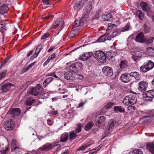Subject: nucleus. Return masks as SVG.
<instances>
[{
    "label": "nucleus",
    "mask_w": 154,
    "mask_h": 154,
    "mask_svg": "<svg viewBox=\"0 0 154 154\" xmlns=\"http://www.w3.org/2000/svg\"><path fill=\"white\" fill-rule=\"evenodd\" d=\"M42 89L40 84H37L35 88L32 87H29L28 89L27 93L29 94L37 96L42 94Z\"/></svg>",
    "instance_id": "1"
},
{
    "label": "nucleus",
    "mask_w": 154,
    "mask_h": 154,
    "mask_svg": "<svg viewBox=\"0 0 154 154\" xmlns=\"http://www.w3.org/2000/svg\"><path fill=\"white\" fill-rule=\"evenodd\" d=\"M94 57L97 59L100 63H104L106 62V56L105 53L101 51L94 52L93 53Z\"/></svg>",
    "instance_id": "2"
},
{
    "label": "nucleus",
    "mask_w": 154,
    "mask_h": 154,
    "mask_svg": "<svg viewBox=\"0 0 154 154\" xmlns=\"http://www.w3.org/2000/svg\"><path fill=\"white\" fill-rule=\"evenodd\" d=\"M143 99L145 101H151L154 97V91L151 90L142 94Z\"/></svg>",
    "instance_id": "3"
},
{
    "label": "nucleus",
    "mask_w": 154,
    "mask_h": 154,
    "mask_svg": "<svg viewBox=\"0 0 154 154\" xmlns=\"http://www.w3.org/2000/svg\"><path fill=\"white\" fill-rule=\"evenodd\" d=\"M64 22L61 18L57 19L56 21L51 25V29H56L58 27L59 30L61 31L63 27Z\"/></svg>",
    "instance_id": "4"
},
{
    "label": "nucleus",
    "mask_w": 154,
    "mask_h": 154,
    "mask_svg": "<svg viewBox=\"0 0 154 154\" xmlns=\"http://www.w3.org/2000/svg\"><path fill=\"white\" fill-rule=\"evenodd\" d=\"M4 127L8 131H12L14 127V124L11 119H9L5 122Z\"/></svg>",
    "instance_id": "5"
},
{
    "label": "nucleus",
    "mask_w": 154,
    "mask_h": 154,
    "mask_svg": "<svg viewBox=\"0 0 154 154\" xmlns=\"http://www.w3.org/2000/svg\"><path fill=\"white\" fill-rule=\"evenodd\" d=\"M56 146H58V147L60 146V145L56 143L52 144L50 143H48L44 145L42 147H40V149L42 150H50V149L51 148H54Z\"/></svg>",
    "instance_id": "6"
},
{
    "label": "nucleus",
    "mask_w": 154,
    "mask_h": 154,
    "mask_svg": "<svg viewBox=\"0 0 154 154\" xmlns=\"http://www.w3.org/2000/svg\"><path fill=\"white\" fill-rule=\"evenodd\" d=\"M102 71L106 76L110 77L113 75L112 69L108 66L104 67L102 69Z\"/></svg>",
    "instance_id": "7"
},
{
    "label": "nucleus",
    "mask_w": 154,
    "mask_h": 154,
    "mask_svg": "<svg viewBox=\"0 0 154 154\" xmlns=\"http://www.w3.org/2000/svg\"><path fill=\"white\" fill-rule=\"evenodd\" d=\"M119 125L118 122L116 121L112 120H110L109 121L108 125L106 127V129L109 131H111L116 126H118Z\"/></svg>",
    "instance_id": "8"
},
{
    "label": "nucleus",
    "mask_w": 154,
    "mask_h": 154,
    "mask_svg": "<svg viewBox=\"0 0 154 154\" xmlns=\"http://www.w3.org/2000/svg\"><path fill=\"white\" fill-rule=\"evenodd\" d=\"M135 40L138 42L144 43L145 38L143 33L141 32L138 34L135 38Z\"/></svg>",
    "instance_id": "9"
},
{
    "label": "nucleus",
    "mask_w": 154,
    "mask_h": 154,
    "mask_svg": "<svg viewBox=\"0 0 154 154\" xmlns=\"http://www.w3.org/2000/svg\"><path fill=\"white\" fill-rule=\"evenodd\" d=\"M148 83L145 81H141L138 83V90L140 91L144 92L146 91L147 88Z\"/></svg>",
    "instance_id": "10"
},
{
    "label": "nucleus",
    "mask_w": 154,
    "mask_h": 154,
    "mask_svg": "<svg viewBox=\"0 0 154 154\" xmlns=\"http://www.w3.org/2000/svg\"><path fill=\"white\" fill-rule=\"evenodd\" d=\"M21 113V110L19 108H13L11 110H9L8 113L14 117L19 115Z\"/></svg>",
    "instance_id": "11"
},
{
    "label": "nucleus",
    "mask_w": 154,
    "mask_h": 154,
    "mask_svg": "<svg viewBox=\"0 0 154 154\" xmlns=\"http://www.w3.org/2000/svg\"><path fill=\"white\" fill-rule=\"evenodd\" d=\"M121 81L124 83H127L131 80L129 76V73H125L122 74L120 77Z\"/></svg>",
    "instance_id": "12"
},
{
    "label": "nucleus",
    "mask_w": 154,
    "mask_h": 154,
    "mask_svg": "<svg viewBox=\"0 0 154 154\" xmlns=\"http://www.w3.org/2000/svg\"><path fill=\"white\" fill-rule=\"evenodd\" d=\"M85 2V0H81L79 1L74 6V11H78L79 10L81 9Z\"/></svg>",
    "instance_id": "13"
},
{
    "label": "nucleus",
    "mask_w": 154,
    "mask_h": 154,
    "mask_svg": "<svg viewBox=\"0 0 154 154\" xmlns=\"http://www.w3.org/2000/svg\"><path fill=\"white\" fill-rule=\"evenodd\" d=\"M13 86L12 84L9 82L4 84L2 86L1 88L2 92V93H5L10 91L11 87Z\"/></svg>",
    "instance_id": "14"
},
{
    "label": "nucleus",
    "mask_w": 154,
    "mask_h": 154,
    "mask_svg": "<svg viewBox=\"0 0 154 154\" xmlns=\"http://www.w3.org/2000/svg\"><path fill=\"white\" fill-rule=\"evenodd\" d=\"M64 77L65 79L67 80H74L75 79L72 72H66L64 74Z\"/></svg>",
    "instance_id": "15"
},
{
    "label": "nucleus",
    "mask_w": 154,
    "mask_h": 154,
    "mask_svg": "<svg viewBox=\"0 0 154 154\" xmlns=\"http://www.w3.org/2000/svg\"><path fill=\"white\" fill-rule=\"evenodd\" d=\"M105 118L104 116H101L99 117L97 120V121L96 122V125L99 127L101 126L105 125Z\"/></svg>",
    "instance_id": "16"
},
{
    "label": "nucleus",
    "mask_w": 154,
    "mask_h": 154,
    "mask_svg": "<svg viewBox=\"0 0 154 154\" xmlns=\"http://www.w3.org/2000/svg\"><path fill=\"white\" fill-rule=\"evenodd\" d=\"M109 35V32H106L104 34L100 36L97 40L98 42H104L105 41L109 40L108 35Z\"/></svg>",
    "instance_id": "17"
},
{
    "label": "nucleus",
    "mask_w": 154,
    "mask_h": 154,
    "mask_svg": "<svg viewBox=\"0 0 154 154\" xmlns=\"http://www.w3.org/2000/svg\"><path fill=\"white\" fill-rule=\"evenodd\" d=\"M140 5L144 11L148 12L150 10V8L149 5L145 2H140Z\"/></svg>",
    "instance_id": "18"
},
{
    "label": "nucleus",
    "mask_w": 154,
    "mask_h": 154,
    "mask_svg": "<svg viewBox=\"0 0 154 154\" xmlns=\"http://www.w3.org/2000/svg\"><path fill=\"white\" fill-rule=\"evenodd\" d=\"M93 55V53L91 52H87L83 55H80L79 57V59L82 61H85L90 58Z\"/></svg>",
    "instance_id": "19"
},
{
    "label": "nucleus",
    "mask_w": 154,
    "mask_h": 154,
    "mask_svg": "<svg viewBox=\"0 0 154 154\" xmlns=\"http://www.w3.org/2000/svg\"><path fill=\"white\" fill-rule=\"evenodd\" d=\"M130 77H133L136 80H139L140 79V76L139 73L135 71L129 73Z\"/></svg>",
    "instance_id": "20"
},
{
    "label": "nucleus",
    "mask_w": 154,
    "mask_h": 154,
    "mask_svg": "<svg viewBox=\"0 0 154 154\" xmlns=\"http://www.w3.org/2000/svg\"><path fill=\"white\" fill-rule=\"evenodd\" d=\"M84 23V21H82V20L79 18L76 19L74 23V25L75 27L82 26L83 25Z\"/></svg>",
    "instance_id": "21"
},
{
    "label": "nucleus",
    "mask_w": 154,
    "mask_h": 154,
    "mask_svg": "<svg viewBox=\"0 0 154 154\" xmlns=\"http://www.w3.org/2000/svg\"><path fill=\"white\" fill-rule=\"evenodd\" d=\"M147 149L152 154H154V144L152 143H147L146 146Z\"/></svg>",
    "instance_id": "22"
},
{
    "label": "nucleus",
    "mask_w": 154,
    "mask_h": 154,
    "mask_svg": "<svg viewBox=\"0 0 154 154\" xmlns=\"http://www.w3.org/2000/svg\"><path fill=\"white\" fill-rule=\"evenodd\" d=\"M8 6L5 5L1 6L0 7V14H3L6 13L8 10Z\"/></svg>",
    "instance_id": "23"
},
{
    "label": "nucleus",
    "mask_w": 154,
    "mask_h": 154,
    "mask_svg": "<svg viewBox=\"0 0 154 154\" xmlns=\"http://www.w3.org/2000/svg\"><path fill=\"white\" fill-rule=\"evenodd\" d=\"M114 110L116 112H120L124 113L125 112L124 108L121 106H115L114 107Z\"/></svg>",
    "instance_id": "24"
},
{
    "label": "nucleus",
    "mask_w": 154,
    "mask_h": 154,
    "mask_svg": "<svg viewBox=\"0 0 154 154\" xmlns=\"http://www.w3.org/2000/svg\"><path fill=\"white\" fill-rule=\"evenodd\" d=\"M136 16L140 20H142L144 17V14L140 10H138L136 12Z\"/></svg>",
    "instance_id": "25"
},
{
    "label": "nucleus",
    "mask_w": 154,
    "mask_h": 154,
    "mask_svg": "<svg viewBox=\"0 0 154 154\" xmlns=\"http://www.w3.org/2000/svg\"><path fill=\"white\" fill-rule=\"evenodd\" d=\"M129 97L131 101V105L135 104L137 102V98L135 95L134 94H130Z\"/></svg>",
    "instance_id": "26"
},
{
    "label": "nucleus",
    "mask_w": 154,
    "mask_h": 154,
    "mask_svg": "<svg viewBox=\"0 0 154 154\" xmlns=\"http://www.w3.org/2000/svg\"><path fill=\"white\" fill-rule=\"evenodd\" d=\"M119 66L120 68L122 69L127 68L128 66V62L126 60L121 61Z\"/></svg>",
    "instance_id": "27"
},
{
    "label": "nucleus",
    "mask_w": 154,
    "mask_h": 154,
    "mask_svg": "<svg viewBox=\"0 0 154 154\" xmlns=\"http://www.w3.org/2000/svg\"><path fill=\"white\" fill-rule=\"evenodd\" d=\"M94 125V123L92 121L89 122L85 125V130L86 131H88L91 129Z\"/></svg>",
    "instance_id": "28"
},
{
    "label": "nucleus",
    "mask_w": 154,
    "mask_h": 154,
    "mask_svg": "<svg viewBox=\"0 0 154 154\" xmlns=\"http://www.w3.org/2000/svg\"><path fill=\"white\" fill-rule=\"evenodd\" d=\"M68 138V135L67 133H64L63 134L60 138V141L64 142L67 140Z\"/></svg>",
    "instance_id": "29"
},
{
    "label": "nucleus",
    "mask_w": 154,
    "mask_h": 154,
    "mask_svg": "<svg viewBox=\"0 0 154 154\" xmlns=\"http://www.w3.org/2000/svg\"><path fill=\"white\" fill-rule=\"evenodd\" d=\"M129 95L125 96L123 99V103L125 105H131V101L130 100Z\"/></svg>",
    "instance_id": "30"
},
{
    "label": "nucleus",
    "mask_w": 154,
    "mask_h": 154,
    "mask_svg": "<svg viewBox=\"0 0 154 154\" xmlns=\"http://www.w3.org/2000/svg\"><path fill=\"white\" fill-rule=\"evenodd\" d=\"M102 17L103 20L109 21L110 19L112 18V16L110 14H103Z\"/></svg>",
    "instance_id": "31"
},
{
    "label": "nucleus",
    "mask_w": 154,
    "mask_h": 154,
    "mask_svg": "<svg viewBox=\"0 0 154 154\" xmlns=\"http://www.w3.org/2000/svg\"><path fill=\"white\" fill-rule=\"evenodd\" d=\"M146 54L150 56L154 55V49L152 47L147 48L146 50Z\"/></svg>",
    "instance_id": "32"
},
{
    "label": "nucleus",
    "mask_w": 154,
    "mask_h": 154,
    "mask_svg": "<svg viewBox=\"0 0 154 154\" xmlns=\"http://www.w3.org/2000/svg\"><path fill=\"white\" fill-rule=\"evenodd\" d=\"M91 4H88L86 5L85 7L84 8V11L89 13L91 11Z\"/></svg>",
    "instance_id": "33"
},
{
    "label": "nucleus",
    "mask_w": 154,
    "mask_h": 154,
    "mask_svg": "<svg viewBox=\"0 0 154 154\" xmlns=\"http://www.w3.org/2000/svg\"><path fill=\"white\" fill-rule=\"evenodd\" d=\"M53 79V78L51 77L46 79L43 83V85L44 87H46L47 86V85L51 82L52 81Z\"/></svg>",
    "instance_id": "34"
},
{
    "label": "nucleus",
    "mask_w": 154,
    "mask_h": 154,
    "mask_svg": "<svg viewBox=\"0 0 154 154\" xmlns=\"http://www.w3.org/2000/svg\"><path fill=\"white\" fill-rule=\"evenodd\" d=\"M144 63L149 70L152 69L154 66V63L151 60H149L148 63Z\"/></svg>",
    "instance_id": "35"
},
{
    "label": "nucleus",
    "mask_w": 154,
    "mask_h": 154,
    "mask_svg": "<svg viewBox=\"0 0 154 154\" xmlns=\"http://www.w3.org/2000/svg\"><path fill=\"white\" fill-rule=\"evenodd\" d=\"M34 100H35L33 99L32 97H28L26 100L25 101V103L27 105L30 106L33 103Z\"/></svg>",
    "instance_id": "36"
},
{
    "label": "nucleus",
    "mask_w": 154,
    "mask_h": 154,
    "mask_svg": "<svg viewBox=\"0 0 154 154\" xmlns=\"http://www.w3.org/2000/svg\"><path fill=\"white\" fill-rule=\"evenodd\" d=\"M140 71L142 73L146 72L149 70L144 63L140 67Z\"/></svg>",
    "instance_id": "37"
},
{
    "label": "nucleus",
    "mask_w": 154,
    "mask_h": 154,
    "mask_svg": "<svg viewBox=\"0 0 154 154\" xmlns=\"http://www.w3.org/2000/svg\"><path fill=\"white\" fill-rule=\"evenodd\" d=\"M154 40V37H150L147 38H145L144 42L147 45L150 44L152 43Z\"/></svg>",
    "instance_id": "38"
},
{
    "label": "nucleus",
    "mask_w": 154,
    "mask_h": 154,
    "mask_svg": "<svg viewBox=\"0 0 154 154\" xmlns=\"http://www.w3.org/2000/svg\"><path fill=\"white\" fill-rule=\"evenodd\" d=\"M77 136L76 133L74 131H71L69 134V140H72L74 139Z\"/></svg>",
    "instance_id": "39"
},
{
    "label": "nucleus",
    "mask_w": 154,
    "mask_h": 154,
    "mask_svg": "<svg viewBox=\"0 0 154 154\" xmlns=\"http://www.w3.org/2000/svg\"><path fill=\"white\" fill-rule=\"evenodd\" d=\"M119 34L118 31H115L112 33V34L108 35V38H109V40H111L112 38H114L116 36L118 35Z\"/></svg>",
    "instance_id": "40"
},
{
    "label": "nucleus",
    "mask_w": 154,
    "mask_h": 154,
    "mask_svg": "<svg viewBox=\"0 0 154 154\" xmlns=\"http://www.w3.org/2000/svg\"><path fill=\"white\" fill-rule=\"evenodd\" d=\"M89 18V13L84 12L83 16L81 19L82 21H84V23Z\"/></svg>",
    "instance_id": "41"
},
{
    "label": "nucleus",
    "mask_w": 154,
    "mask_h": 154,
    "mask_svg": "<svg viewBox=\"0 0 154 154\" xmlns=\"http://www.w3.org/2000/svg\"><path fill=\"white\" fill-rule=\"evenodd\" d=\"M129 154H143L142 151L140 149H136L130 152Z\"/></svg>",
    "instance_id": "42"
},
{
    "label": "nucleus",
    "mask_w": 154,
    "mask_h": 154,
    "mask_svg": "<svg viewBox=\"0 0 154 154\" xmlns=\"http://www.w3.org/2000/svg\"><path fill=\"white\" fill-rule=\"evenodd\" d=\"M5 30V23L0 22V31L2 32H3Z\"/></svg>",
    "instance_id": "43"
},
{
    "label": "nucleus",
    "mask_w": 154,
    "mask_h": 154,
    "mask_svg": "<svg viewBox=\"0 0 154 154\" xmlns=\"http://www.w3.org/2000/svg\"><path fill=\"white\" fill-rule=\"evenodd\" d=\"M82 127V125L81 124H79L77 125V128L75 129V132L76 133H78L81 131V128Z\"/></svg>",
    "instance_id": "44"
},
{
    "label": "nucleus",
    "mask_w": 154,
    "mask_h": 154,
    "mask_svg": "<svg viewBox=\"0 0 154 154\" xmlns=\"http://www.w3.org/2000/svg\"><path fill=\"white\" fill-rule=\"evenodd\" d=\"M131 57L134 61L136 62H137L140 60L141 58H140L138 56L136 55L135 54L132 53Z\"/></svg>",
    "instance_id": "45"
},
{
    "label": "nucleus",
    "mask_w": 154,
    "mask_h": 154,
    "mask_svg": "<svg viewBox=\"0 0 154 154\" xmlns=\"http://www.w3.org/2000/svg\"><path fill=\"white\" fill-rule=\"evenodd\" d=\"M113 55L110 52H108L105 55L106 58L109 60H112L113 58Z\"/></svg>",
    "instance_id": "46"
},
{
    "label": "nucleus",
    "mask_w": 154,
    "mask_h": 154,
    "mask_svg": "<svg viewBox=\"0 0 154 154\" xmlns=\"http://www.w3.org/2000/svg\"><path fill=\"white\" fill-rule=\"evenodd\" d=\"M113 26H115V27H116V26L114 24L109 23L107 26V28L106 29V32H109L108 31L111 30L113 27Z\"/></svg>",
    "instance_id": "47"
},
{
    "label": "nucleus",
    "mask_w": 154,
    "mask_h": 154,
    "mask_svg": "<svg viewBox=\"0 0 154 154\" xmlns=\"http://www.w3.org/2000/svg\"><path fill=\"white\" fill-rule=\"evenodd\" d=\"M77 34H76V31L75 30H72L71 31L70 33L68 35L69 38L75 37L77 36Z\"/></svg>",
    "instance_id": "48"
},
{
    "label": "nucleus",
    "mask_w": 154,
    "mask_h": 154,
    "mask_svg": "<svg viewBox=\"0 0 154 154\" xmlns=\"http://www.w3.org/2000/svg\"><path fill=\"white\" fill-rule=\"evenodd\" d=\"M144 31L145 33H149L150 30V28L148 26H146V24H144L143 26Z\"/></svg>",
    "instance_id": "49"
},
{
    "label": "nucleus",
    "mask_w": 154,
    "mask_h": 154,
    "mask_svg": "<svg viewBox=\"0 0 154 154\" xmlns=\"http://www.w3.org/2000/svg\"><path fill=\"white\" fill-rule=\"evenodd\" d=\"M130 27V25L129 23H127L126 25L122 29V31L123 32H125L128 30Z\"/></svg>",
    "instance_id": "50"
},
{
    "label": "nucleus",
    "mask_w": 154,
    "mask_h": 154,
    "mask_svg": "<svg viewBox=\"0 0 154 154\" xmlns=\"http://www.w3.org/2000/svg\"><path fill=\"white\" fill-rule=\"evenodd\" d=\"M132 54H135L136 55L138 56V57H140V58H141L142 55V53L139 51H137L135 52H134L132 53Z\"/></svg>",
    "instance_id": "51"
},
{
    "label": "nucleus",
    "mask_w": 154,
    "mask_h": 154,
    "mask_svg": "<svg viewBox=\"0 0 154 154\" xmlns=\"http://www.w3.org/2000/svg\"><path fill=\"white\" fill-rule=\"evenodd\" d=\"M89 146V145H84L80 146L79 149L77 150H81L84 151Z\"/></svg>",
    "instance_id": "52"
},
{
    "label": "nucleus",
    "mask_w": 154,
    "mask_h": 154,
    "mask_svg": "<svg viewBox=\"0 0 154 154\" xmlns=\"http://www.w3.org/2000/svg\"><path fill=\"white\" fill-rule=\"evenodd\" d=\"M114 104L111 103H108L105 105L104 108L106 109H108L111 107Z\"/></svg>",
    "instance_id": "53"
},
{
    "label": "nucleus",
    "mask_w": 154,
    "mask_h": 154,
    "mask_svg": "<svg viewBox=\"0 0 154 154\" xmlns=\"http://www.w3.org/2000/svg\"><path fill=\"white\" fill-rule=\"evenodd\" d=\"M56 57V55L55 54V53H53L50 56H49L48 59L50 61L51 60H54V59Z\"/></svg>",
    "instance_id": "54"
},
{
    "label": "nucleus",
    "mask_w": 154,
    "mask_h": 154,
    "mask_svg": "<svg viewBox=\"0 0 154 154\" xmlns=\"http://www.w3.org/2000/svg\"><path fill=\"white\" fill-rule=\"evenodd\" d=\"M49 34L48 33H46L43 35L41 37V39L42 40L45 39L49 36Z\"/></svg>",
    "instance_id": "55"
},
{
    "label": "nucleus",
    "mask_w": 154,
    "mask_h": 154,
    "mask_svg": "<svg viewBox=\"0 0 154 154\" xmlns=\"http://www.w3.org/2000/svg\"><path fill=\"white\" fill-rule=\"evenodd\" d=\"M11 146V151H13L15 150H17L18 149H19V148L17 145H14V146Z\"/></svg>",
    "instance_id": "56"
},
{
    "label": "nucleus",
    "mask_w": 154,
    "mask_h": 154,
    "mask_svg": "<svg viewBox=\"0 0 154 154\" xmlns=\"http://www.w3.org/2000/svg\"><path fill=\"white\" fill-rule=\"evenodd\" d=\"M6 73V71H4L0 73V80L5 77Z\"/></svg>",
    "instance_id": "57"
},
{
    "label": "nucleus",
    "mask_w": 154,
    "mask_h": 154,
    "mask_svg": "<svg viewBox=\"0 0 154 154\" xmlns=\"http://www.w3.org/2000/svg\"><path fill=\"white\" fill-rule=\"evenodd\" d=\"M76 66V68L78 69L79 67V68L80 69H82V63H75Z\"/></svg>",
    "instance_id": "58"
},
{
    "label": "nucleus",
    "mask_w": 154,
    "mask_h": 154,
    "mask_svg": "<svg viewBox=\"0 0 154 154\" xmlns=\"http://www.w3.org/2000/svg\"><path fill=\"white\" fill-rule=\"evenodd\" d=\"M48 76H53L56 79L58 78V76H57L55 74L54 72L50 73L48 75Z\"/></svg>",
    "instance_id": "59"
},
{
    "label": "nucleus",
    "mask_w": 154,
    "mask_h": 154,
    "mask_svg": "<svg viewBox=\"0 0 154 154\" xmlns=\"http://www.w3.org/2000/svg\"><path fill=\"white\" fill-rule=\"evenodd\" d=\"M44 4L45 5L49 4V0H42Z\"/></svg>",
    "instance_id": "60"
},
{
    "label": "nucleus",
    "mask_w": 154,
    "mask_h": 154,
    "mask_svg": "<svg viewBox=\"0 0 154 154\" xmlns=\"http://www.w3.org/2000/svg\"><path fill=\"white\" fill-rule=\"evenodd\" d=\"M8 149V148L6 147L4 150L0 151L1 154H6V153L7 152Z\"/></svg>",
    "instance_id": "61"
},
{
    "label": "nucleus",
    "mask_w": 154,
    "mask_h": 154,
    "mask_svg": "<svg viewBox=\"0 0 154 154\" xmlns=\"http://www.w3.org/2000/svg\"><path fill=\"white\" fill-rule=\"evenodd\" d=\"M70 69H71L74 68H76V64H72L69 67Z\"/></svg>",
    "instance_id": "62"
},
{
    "label": "nucleus",
    "mask_w": 154,
    "mask_h": 154,
    "mask_svg": "<svg viewBox=\"0 0 154 154\" xmlns=\"http://www.w3.org/2000/svg\"><path fill=\"white\" fill-rule=\"evenodd\" d=\"M76 75L77 76H79V77L77 76L76 77L78 79H79L82 80L83 79V76L81 75H79V74H77Z\"/></svg>",
    "instance_id": "63"
},
{
    "label": "nucleus",
    "mask_w": 154,
    "mask_h": 154,
    "mask_svg": "<svg viewBox=\"0 0 154 154\" xmlns=\"http://www.w3.org/2000/svg\"><path fill=\"white\" fill-rule=\"evenodd\" d=\"M15 140L14 139L12 140L11 142V146H14L17 145L16 142Z\"/></svg>",
    "instance_id": "64"
}]
</instances>
